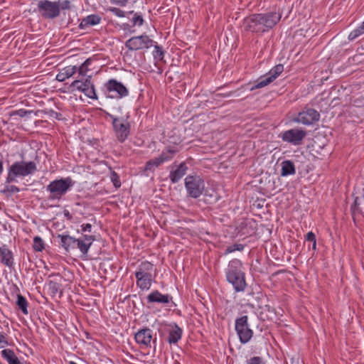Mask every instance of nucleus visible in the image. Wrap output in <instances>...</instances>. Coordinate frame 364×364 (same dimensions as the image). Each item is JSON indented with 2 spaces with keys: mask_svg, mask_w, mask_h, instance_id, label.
Segmentation results:
<instances>
[{
  "mask_svg": "<svg viewBox=\"0 0 364 364\" xmlns=\"http://www.w3.org/2000/svg\"><path fill=\"white\" fill-rule=\"evenodd\" d=\"M281 17L282 14L277 12L254 14L244 18L242 26L246 31L264 33L274 27Z\"/></svg>",
  "mask_w": 364,
  "mask_h": 364,
  "instance_id": "f257e3e1",
  "label": "nucleus"
},
{
  "mask_svg": "<svg viewBox=\"0 0 364 364\" xmlns=\"http://www.w3.org/2000/svg\"><path fill=\"white\" fill-rule=\"evenodd\" d=\"M227 281L237 292L244 291L247 287L245 274L242 271V263L240 259H233L229 262L225 269Z\"/></svg>",
  "mask_w": 364,
  "mask_h": 364,
  "instance_id": "f03ea898",
  "label": "nucleus"
},
{
  "mask_svg": "<svg viewBox=\"0 0 364 364\" xmlns=\"http://www.w3.org/2000/svg\"><path fill=\"white\" fill-rule=\"evenodd\" d=\"M36 171L37 166L34 161H16L8 168L6 183H11L12 182H15L18 177H25L32 175Z\"/></svg>",
  "mask_w": 364,
  "mask_h": 364,
  "instance_id": "7ed1b4c3",
  "label": "nucleus"
},
{
  "mask_svg": "<svg viewBox=\"0 0 364 364\" xmlns=\"http://www.w3.org/2000/svg\"><path fill=\"white\" fill-rule=\"evenodd\" d=\"M74 182L70 177L62 178L51 181L46 187L50 196L48 200H60L73 186Z\"/></svg>",
  "mask_w": 364,
  "mask_h": 364,
  "instance_id": "20e7f679",
  "label": "nucleus"
},
{
  "mask_svg": "<svg viewBox=\"0 0 364 364\" xmlns=\"http://www.w3.org/2000/svg\"><path fill=\"white\" fill-rule=\"evenodd\" d=\"M112 120L114 132L117 140L124 142L130 134V123L123 117H117L112 114H109Z\"/></svg>",
  "mask_w": 364,
  "mask_h": 364,
  "instance_id": "39448f33",
  "label": "nucleus"
},
{
  "mask_svg": "<svg viewBox=\"0 0 364 364\" xmlns=\"http://www.w3.org/2000/svg\"><path fill=\"white\" fill-rule=\"evenodd\" d=\"M185 187L190 197L197 198L202 195L205 183L199 176L188 175L185 178Z\"/></svg>",
  "mask_w": 364,
  "mask_h": 364,
  "instance_id": "423d86ee",
  "label": "nucleus"
},
{
  "mask_svg": "<svg viewBox=\"0 0 364 364\" xmlns=\"http://www.w3.org/2000/svg\"><path fill=\"white\" fill-rule=\"evenodd\" d=\"M91 77L87 76L86 78L77 77L70 85L73 90H78L82 92L87 97L91 99H97V95L95 86L91 82Z\"/></svg>",
  "mask_w": 364,
  "mask_h": 364,
  "instance_id": "0eeeda50",
  "label": "nucleus"
},
{
  "mask_svg": "<svg viewBox=\"0 0 364 364\" xmlns=\"http://www.w3.org/2000/svg\"><path fill=\"white\" fill-rule=\"evenodd\" d=\"M235 328L241 343H247L252 338L253 331L248 324L247 316L236 318Z\"/></svg>",
  "mask_w": 364,
  "mask_h": 364,
  "instance_id": "6e6552de",
  "label": "nucleus"
},
{
  "mask_svg": "<svg viewBox=\"0 0 364 364\" xmlns=\"http://www.w3.org/2000/svg\"><path fill=\"white\" fill-rule=\"evenodd\" d=\"M38 11L46 19H53L60 14L58 2L49 0L40 1L38 4Z\"/></svg>",
  "mask_w": 364,
  "mask_h": 364,
  "instance_id": "1a4fd4ad",
  "label": "nucleus"
},
{
  "mask_svg": "<svg viewBox=\"0 0 364 364\" xmlns=\"http://www.w3.org/2000/svg\"><path fill=\"white\" fill-rule=\"evenodd\" d=\"M154 41L146 35L134 36L127 40L125 46L129 50L136 51L139 50L148 49L153 46Z\"/></svg>",
  "mask_w": 364,
  "mask_h": 364,
  "instance_id": "9d476101",
  "label": "nucleus"
},
{
  "mask_svg": "<svg viewBox=\"0 0 364 364\" xmlns=\"http://www.w3.org/2000/svg\"><path fill=\"white\" fill-rule=\"evenodd\" d=\"M105 87L108 92L107 97L111 98H122L129 94L127 87L122 82L114 79L109 80L105 84Z\"/></svg>",
  "mask_w": 364,
  "mask_h": 364,
  "instance_id": "9b49d317",
  "label": "nucleus"
},
{
  "mask_svg": "<svg viewBox=\"0 0 364 364\" xmlns=\"http://www.w3.org/2000/svg\"><path fill=\"white\" fill-rule=\"evenodd\" d=\"M320 119L319 112L310 107H304L295 119V122L305 125H311Z\"/></svg>",
  "mask_w": 364,
  "mask_h": 364,
  "instance_id": "f8f14e48",
  "label": "nucleus"
},
{
  "mask_svg": "<svg viewBox=\"0 0 364 364\" xmlns=\"http://www.w3.org/2000/svg\"><path fill=\"white\" fill-rule=\"evenodd\" d=\"M306 135L304 130L299 129H291L281 134V138L284 141L294 145H299Z\"/></svg>",
  "mask_w": 364,
  "mask_h": 364,
  "instance_id": "ddd939ff",
  "label": "nucleus"
},
{
  "mask_svg": "<svg viewBox=\"0 0 364 364\" xmlns=\"http://www.w3.org/2000/svg\"><path fill=\"white\" fill-rule=\"evenodd\" d=\"M284 71V66L282 64H278L272 68L267 74V77L264 79L260 80L255 85L250 88V91L255 89L264 87L273 82L282 72Z\"/></svg>",
  "mask_w": 364,
  "mask_h": 364,
  "instance_id": "4468645a",
  "label": "nucleus"
},
{
  "mask_svg": "<svg viewBox=\"0 0 364 364\" xmlns=\"http://www.w3.org/2000/svg\"><path fill=\"white\" fill-rule=\"evenodd\" d=\"M95 240V235H83L82 238H75V248L79 249L83 256H86Z\"/></svg>",
  "mask_w": 364,
  "mask_h": 364,
  "instance_id": "2eb2a0df",
  "label": "nucleus"
},
{
  "mask_svg": "<svg viewBox=\"0 0 364 364\" xmlns=\"http://www.w3.org/2000/svg\"><path fill=\"white\" fill-rule=\"evenodd\" d=\"M0 262L10 269H14V254L6 245L0 247Z\"/></svg>",
  "mask_w": 364,
  "mask_h": 364,
  "instance_id": "dca6fc26",
  "label": "nucleus"
},
{
  "mask_svg": "<svg viewBox=\"0 0 364 364\" xmlns=\"http://www.w3.org/2000/svg\"><path fill=\"white\" fill-rule=\"evenodd\" d=\"M153 335H152V330H151L149 328H145L139 330L135 333V341L136 342L141 345L144 346L145 347L149 346L151 344V342L152 341Z\"/></svg>",
  "mask_w": 364,
  "mask_h": 364,
  "instance_id": "f3484780",
  "label": "nucleus"
},
{
  "mask_svg": "<svg viewBox=\"0 0 364 364\" xmlns=\"http://www.w3.org/2000/svg\"><path fill=\"white\" fill-rule=\"evenodd\" d=\"M61 281L62 278L59 277L58 279H55L53 280L50 279L46 283V288L47 289L48 294L52 297L58 296V298H61L63 295Z\"/></svg>",
  "mask_w": 364,
  "mask_h": 364,
  "instance_id": "a211bd4d",
  "label": "nucleus"
},
{
  "mask_svg": "<svg viewBox=\"0 0 364 364\" xmlns=\"http://www.w3.org/2000/svg\"><path fill=\"white\" fill-rule=\"evenodd\" d=\"M188 166L186 162H181L176 169L171 171L169 178L172 183H178L186 173Z\"/></svg>",
  "mask_w": 364,
  "mask_h": 364,
  "instance_id": "6ab92c4d",
  "label": "nucleus"
},
{
  "mask_svg": "<svg viewBox=\"0 0 364 364\" xmlns=\"http://www.w3.org/2000/svg\"><path fill=\"white\" fill-rule=\"evenodd\" d=\"M148 303L168 304L172 299V296L168 294H162L159 291H153L147 296Z\"/></svg>",
  "mask_w": 364,
  "mask_h": 364,
  "instance_id": "aec40b11",
  "label": "nucleus"
},
{
  "mask_svg": "<svg viewBox=\"0 0 364 364\" xmlns=\"http://www.w3.org/2000/svg\"><path fill=\"white\" fill-rule=\"evenodd\" d=\"M171 329L168 331L167 341L169 344H176L181 340L183 330L176 324L170 325Z\"/></svg>",
  "mask_w": 364,
  "mask_h": 364,
  "instance_id": "412c9836",
  "label": "nucleus"
},
{
  "mask_svg": "<svg viewBox=\"0 0 364 364\" xmlns=\"http://www.w3.org/2000/svg\"><path fill=\"white\" fill-rule=\"evenodd\" d=\"M102 18L97 14H91L83 18L80 24L79 28L85 29L90 26L99 24L101 22Z\"/></svg>",
  "mask_w": 364,
  "mask_h": 364,
  "instance_id": "4be33fe9",
  "label": "nucleus"
},
{
  "mask_svg": "<svg viewBox=\"0 0 364 364\" xmlns=\"http://www.w3.org/2000/svg\"><path fill=\"white\" fill-rule=\"evenodd\" d=\"M58 237L60 239V245L66 252H69L70 250L75 249V237L69 235L60 234L58 235Z\"/></svg>",
  "mask_w": 364,
  "mask_h": 364,
  "instance_id": "5701e85b",
  "label": "nucleus"
},
{
  "mask_svg": "<svg viewBox=\"0 0 364 364\" xmlns=\"http://www.w3.org/2000/svg\"><path fill=\"white\" fill-rule=\"evenodd\" d=\"M77 73V66L69 65L63 68L56 75V80L59 82H63L66 79L72 77Z\"/></svg>",
  "mask_w": 364,
  "mask_h": 364,
  "instance_id": "b1692460",
  "label": "nucleus"
},
{
  "mask_svg": "<svg viewBox=\"0 0 364 364\" xmlns=\"http://www.w3.org/2000/svg\"><path fill=\"white\" fill-rule=\"evenodd\" d=\"M136 285L142 290L149 289L151 285L152 274L136 277Z\"/></svg>",
  "mask_w": 364,
  "mask_h": 364,
  "instance_id": "393cba45",
  "label": "nucleus"
},
{
  "mask_svg": "<svg viewBox=\"0 0 364 364\" xmlns=\"http://www.w3.org/2000/svg\"><path fill=\"white\" fill-rule=\"evenodd\" d=\"M282 176H287L289 175H294L296 173L295 166L290 160L284 161L282 163Z\"/></svg>",
  "mask_w": 364,
  "mask_h": 364,
  "instance_id": "a878e982",
  "label": "nucleus"
},
{
  "mask_svg": "<svg viewBox=\"0 0 364 364\" xmlns=\"http://www.w3.org/2000/svg\"><path fill=\"white\" fill-rule=\"evenodd\" d=\"M153 269V264L148 262L145 261L140 264L138 270L135 272V277H139L145 274H151V272Z\"/></svg>",
  "mask_w": 364,
  "mask_h": 364,
  "instance_id": "bb28decb",
  "label": "nucleus"
},
{
  "mask_svg": "<svg viewBox=\"0 0 364 364\" xmlns=\"http://www.w3.org/2000/svg\"><path fill=\"white\" fill-rule=\"evenodd\" d=\"M92 62L91 58H87L79 68L77 67V77L86 78L87 76H91V75H87V73L90 71L89 66Z\"/></svg>",
  "mask_w": 364,
  "mask_h": 364,
  "instance_id": "cd10ccee",
  "label": "nucleus"
},
{
  "mask_svg": "<svg viewBox=\"0 0 364 364\" xmlns=\"http://www.w3.org/2000/svg\"><path fill=\"white\" fill-rule=\"evenodd\" d=\"M1 353L2 358L6 360L9 364H15L18 360L14 351L11 349H4Z\"/></svg>",
  "mask_w": 364,
  "mask_h": 364,
  "instance_id": "c85d7f7f",
  "label": "nucleus"
},
{
  "mask_svg": "<svg viewBox=\"0 0 364 364\" xmlns=\"http://www.w3.org/2000/svg\"><path fill=\"white\" fill-rule=\"evenodd\" d=\"M162 164H164L163 160H161L159 156L156 157L153 159L146 161L144 167V171H154L156 168L159 167Z\"/></svg>",
  "mask_w": 364,
  "mask_h": 364,
  "instance_id": "c756f323",
  "label": "nucleus"
},
{
  "mask_svg": "<svg viewBox=\"0 0 364 364\" xmlns=\"http://www.w3.org/2000/svg\"><path fill=\"white\" fill-rule=\"evenodd\" d=\"M177 150L174 148L169 147L166 151H162V153L159 156L163 162H166L171 161L174 155L177 153Z\"/></svg>",
  "mask_w": 364,
  "mask_h": 364,
  "instance_id": "7c9ffc66",
  "label": "nucleus"
},
{
  "mask_svg": "<svg viewBox=\"0 0 364 364\" xmlns=\"http://www.w3.org/2000/svg\"><path fill=\"white\" fill-rule=\"evenodd\" d=\"M16 305L18 306L19 309L24 314H28V301L26 298L21 294L17 295V301Z\"/></svg>",
  "mask_w": 364,
  "mask_h": 364,
  "instance_id": "2f4dec72",
  "label": "nucleus"
},
{
  "mask_svg": "<svg viewBox=\"0 0 364 364\" xmlns=\"http://www.w3.org/2000/svg\"><path fill=\"white\" fill-rule=\"evenodd\" d=\"M364 33V21L357 28L352 31L348 35V40L353 41Z\"/></svg>",
  "mask_w": 364,
  "mask_h": 364,
  "instance_id": "473e14b6",
  "label": "nucleus"
},
{
  "mask_svg": "<svg viewBox=\"0 0 364 364\" xmlns=\"http://www.w3.org/2000/svg\"><path fill=\"white\" fill-rule=\"evenodd\" d=\"M33 248L36 252H42L45 249V243L39 236L33 238Z\"/></svg>",
  "mask_w": 364,
  "mask_h": 364,
  "instance_id": "72a5a7b5",
  "label": "nucleus"
},
{
  "mask_svg": "<svg viewBox=\"0 0 364 364\" xmlns=\"http://www.w3.org/2000/svg\"><path fill=\"white\" fill-rule=\"evenodd\" d=\"M20 189L18 187L14 185H6L4 189L1 191V193L6 195H11L13 193H18Z\"/></svg>",
  "mask_w": 364,
  "mask_h": 364,
  "instance_id": "f704fd0d",
  "label": "nucleus"
},
{
  "mask_svg": "<svg viewBox=\"0 0 364 364\" xmlns=\"http://www.w3.org/2000/svg\"><path fill=\"white\" fill-rule=\"evenodd\" d=\"M154 50L153 52V55L155 60H162L164 56V52L162 48L158 45L154 46Z\"/></svg>",
  "mask_w": 364,
  "mask_h": 364,
  "instance_id": "c9c22d12",
  "label": "nucleus"
},
{
  "mask_svg": "<svg viewBox=\"0 0 364 364\" xmlns=\"http://www.w3.org/2000/svg\"><path fill=\"white\" fill-rule=\"evenodd\" d=\"M244 250V245L242 244H234L228 246L225 251V255H228L229 253H232L235 251H242Z\"/></svg>",
  "mask_w": 364,
  "mask_h": 364,
  "instance_id": "e433bc0d",
  "label": "nucleus"
},
{
  "mask_svg": "<svg viewBox=\"0 0 364 364\" xmlns=\"http://www.w3.org/2000/svg\"><path fill=\"white\" fill-rule=\"evenodd\" d=\"M110 179H111V181L112 182L114 186L116 188H118L121 186V181H120L119 176L114 171H111Z\"/></svg>",
  "mask_w": 364,
  "mask_h": 364,
  "instance_id": "4c0bfd02",
  "label": "nucleus"
},
{
  "mask_svg": "<svg viewBox=\"0 0 364 364\" xmlns=\"http://www.w3.org/2000/svg\"><path fill=\"white\" fill-rule=\"evenodd\" d=\"M246 364H266V362L260 356H252L246 360Z\"/></svg>",
  "mask_w": 364,
  "mask_h": 364,
  "instance_id": "58836bf2",
  "label": "nucleus"
},
{
  "mask_svg": "<svg viewBox=\"0 0 364 364\" xmlns=\"http://www.w3.org/2000/svg\"><path fill=\"white\" fill-rule=\"evenodd\" d=\"M59 11L70 10L71 9L70 1L69 0H64L63 1H57Z\"/></svg>",
  "mask_w": 364,
  "mask_h": 364,
  "instance_id": "ea45409f",
  "label": "nucleus"
},
{
  "mask_svg": "<svg viewBox=\"0 0 364 364\" xmlns=\"http://www.w3.org/2000/svg\"><path fill=\"white\" fill-rule=\"evenodd\" d=\"M132 22L133 23V26H141L144 22L142 16L137 13L134 14V16L132 17Z\"/></svg>",
  "mask_w": 364,
  "mask_h": 364,
  "instance_id": "a19ab883",
  "label": "nucleus"
},
{
  "mask_svg": "<svg viewBox=\"0 0 364 364\" xmlns=\"http://www.w3.org/2000/svg\"><path fill=\"white\" fill-rule=\"evenodd\" d=\"M32 112H33V111H31V110H26L23 109H20L16 110L14 112V114L18 115L21 117H24L31 114Z\"/></svg>",
  "mask_w": 364,
  "mask_h": 364,
  "instance_id": "79ce46f5",
  "label": "nucleus"
},
{
  "mask_svg": "<svg viewBox=\"0 0 364 364\" xmlns=\"http://www.w3.org/2000/svg\"><path fill=\"white\" fill-rule=\"evenodd\" d=\"M9 345V343L6 340V335L0 332V348H3Z\"/></svg>",
  "mask_w": 364,
  "mask_h": 364,
  "instance_id": "37998d69",
  "label": "nucleus"
},
{
  "mask_svg": "<svg viewBox=\"0 0 364 364\" xmlns=\"http://www.w3.org/2000/svg\"><path fill=\"white\" fill-rule=\"evenodd\" d=\"M110 11L116 16H119V17H124V11L121 10L120 9H118V8H112L110 9Z\"/></svg>",
  "mask_w": 364,
  "mask_h": 364,
  "instance_id": "c03bdc74",
  "label": "nucleus"
},
{
  "mask_svg": "<svg viewBox=\"0 0 364 364\" xmlns=\"http://www.w3.org/2000/svg\"><path fill=\"white\" fill-rule=\"evenodd\" d=\"M92 229V225L90 223L82 224L81 225V231L83 232H90Z\"/></svg>",
  "mask_w": 364,
  "mask_h": 364,
  "instance_id": "a18cd8bd",
  "label": "nucleus"
},
{
  "mask_svg": "<svg viewBox=\"0 0 364 364\" xmlns=\"http://www.w3.org/2000/svg\"><path fill=\"white\" fill-rule=\"evenodd\" d=\"M306 240L311 242L316 240L315 234L312 232H308L306 236Z\"/></svg>",
  "mask_w": 364,
  "mask_h": 364,
  "instance_id": "49530a36",
  "label": "nucleus"
},
{
  "mask_svg": "<svg viewBox=\"0 0 364 364\" xmlns=\"http://www.w3.org/2000/svg\"><path fill=\"white\" fill-rule=\"evenodd\" d=\"M111 1L120 6H124L128 0H111Z\"/></svg>",
  "mask_w": 364,
  "mask_h": 364,
  "instance_id": "de8ad7c7",
  "label": "nucleus"
},
{
  "mask_svg": "<svg viewBox=\"0 0 364 364\" xmlns=\"http://www.w3.org/2000/svg\"><path fill=\"white\" fill-rule=\"evenodd\" d=\"M63 215L67 220H72L73 215L70 214V213L68 210H63Z\"/></svg>",
  "mask_w": 364,
  "mask_h": 364,
  "instance_id": "09e8293b",
  "label": "nucleus"
},
{
  "mask_svg": "<svg viewBox=\"0 0 364 364\" xmlns=\"http://www.w3.org/2000/svg\"><path fill=\"white\" fill-rule=\"evenodd\" d=\"M358 200V198H356L353 202V204L351 206V209L353 210V213L355 212V208L359 205Z\"/></svg>",
  "mask_w": 364,
  "mask_h": 364,
  "instance_id": "8fccbe9b",
  "label": "nucleus"
},
{
  "mask_svg": "<svg viewBox=\"0 0 364 364\" xmlns=\"http://www.w3.org/2000/svg\"><path fill=\"white\" fill-rule=\"evenodd\" d=\"M312 249L315 250L316 249V240L312 242Z\"/></svg>",
  "mask_w": 364,
  "mask_h": 364,
  "instance_id": "3c124183",
  "label": "nucleus"
},
{
  "mask_svg": "<svg viewBox=\"0 0 364 364\" xmlns=\"http://www.w3.org/2000/svg\"><path fill=\"white\" fill-rule=\"evenodd\" d=\"M157 73H158L159 74H161V73H163V70H162L161 68H158V71H157Z\"/></svg>",
  "mask_w": 364,
  "mask_h": 364,
  "instance_id": "603ef678",
  "label": "nucleus"
},
{
  "mask_svg": "<svg viewBox=\"0 0 364 364\" xmlns=\"http://www.w3.org/2000/svg\"><path fill=\"white\" fill-rule=\"evenodd\" d=\"M15 364H23L19 360H18Z\"/></svg>",
  "mask_w": 364,
  "mask_h": 364,
  "instance_id": "864d4df0",
  "label": "nucleus"
},
{
  "mask_svg": "<svg viewBox=\"0 0 364 364\" xmlns=\"http://www.w3.org/2000/svg\"><path fill=\"white\" fill-rule=\"evenodd\" d=\"M69 364H77V363H76L75 362H74V361H70V362L69 363Z\"/></svg>",
  "mask_w": 364,
  "mask_h": 364,
  "instance_id": "5fc2aeb1",
  "label": "nucleus"
},
{
  "mask_svg": "<svg viewBox=\"0 0 364 364\" xmlns=\"http://www.w3.org/2000/svg\"><path fill=\"white\" fill-rule=\"evenodd\" d=\"M0 364H3L1 362H0Z\"/></svg>",
  "mask_w": 364,
  "mask_h": 364,
  "instance_id": "6e6d98bb",
  "label": "nucleus"
}]
</instances>
